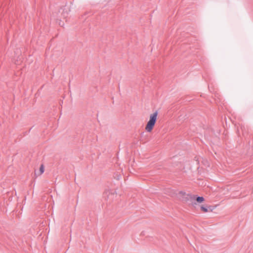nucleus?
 <instances>
[{
    "instance_id": "obj_4",
    "label": "nucleus",
    "mask_w": 253,
    "mask_h": 253,
    "mask_svg": "<svg viewBox=\"0 0 253 253\" xmlns=\"http://www.w3.org/2000/svg\"><path fill=\"white\" fill-rule=\"evenodd\" d=\"M44 171V168L43 165H41L40 168V173L39 174H42Z\"/></svg>"
},
{
    "instance_id": "obj_3",
    "label": "nucleus",
    "mask_w": 253,
    "mask_h": 253,
    "mask_svg": "<svg viewBox=\"0 0 253 253\" xmlns=\"http://www.w3.org/2000/svg\"><path fill=\"white\" fill-rule=\"evenodd\" d=\"M200 209L203 212H208L212 211V210L210 209V207L205 206L204 205L201 206Z\"/></svg>"
},
{
    "instance_id": "obj_2",
    "label": "nucleus",
    "mask_w": 253,
    "mask_h": 253,
    "mask_svg": "<svg viewBox=\"0 0 253 253\" xmlns=\"http://www.w3.org/2000/svg\"><path fill=\"white\" fill-rule=\"evenodd\" d=\"M158 112L155 111L149 115V119L147 123L145 130L147 132H151L156 123L158 118Z\"/></svg>"
},
{
    "instance_id": "obj_1",
    "label": "nucleus",
    "mask_w": 253,
    "mask_h": 253,
    "mask_svg": "<svg viewBox=\"0 0 253 253\" xmlns=\"http://www.w3.org/2000/svg\"><path fill=\"white\" fill-rule=\"evenodd\" d=\"M177 198L183 203L192 201V205L195 207L197 204L202 203L205 201L203 197H199L195 195H190L184 191H180L177 194Z\"/></svg>"
}]
</instances>
